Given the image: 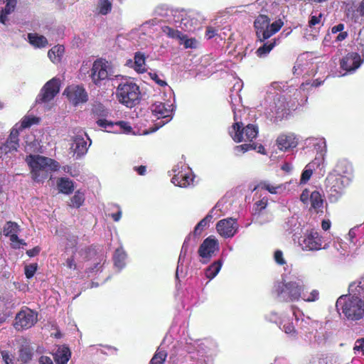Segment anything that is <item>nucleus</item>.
<instances>
[{
    "label": "nucleus",
    "mask_w": 364,
    "mask_h": 364,
    "mask_svg": "<svg viewBox=\"0 0 364 364\" xmlns=\"http://www.w3.org/2000/svg\"><path fill=\"white\" fill-rule=\"evenodd\" d=\"M242 87L241 80H237L231 91L230 95L232 110L234 114L235 123L229 130V133L235 142H241L242 141H252L258 135L257 126L249 124L246 127H243L240 122L241 115L243 112L242 105L241 104V97L239 92Z\"/></svg>",
    "instance_id": "1"
},
{
    "label": "nucleus",
    "mask_w": 364,
    "mask_h": 364,
    "mask_svg": "<svg viewBox=\"0 0 364 364\" xmlns=\"http://www.w3.org/2000/svg\"><path fill=\"white\" fill-rule=\"evenodd\" d=\"M336 309L349 321H358L364 316V299L358 294L350 291L341 296L336 301Z\"/></svg>",
    "instance_id": "2"
},
{
    "label": "nucleus",
    "mask_w": 364,
    "mask_h": 364,
    "mask_svg": "<svg viewBox=\"0 0 364 364\" xmlns=\"http://www.w3.org/2000/svg\"><path fill=\"white\" fill-rule=\"evenodd\" d=\"M26 161L31 168L32 178L36 182L46 179L51 172L56 171L60 164L56 161L40 155L30 154Z\"/></svg>",
    "instance_id": "3"
},
{
    "label": "nucleus",
    "mask_w": 364,
    "mask_h": 364,
    "mask_svg": "<svg viewBox=\"0 0 364 364\" xmlns=\"http://www.w3.org/2000/svg\"><path fill=\"white\" fill-rule=\"evenodd\" d=\"M284 87L282 82H274L268 87L266 92V97L262 103L266 109L267 114H279L284 111L289 104L285 96L283 95Z\"/></svg>",
    "instance_id": "4"
},
{
    "label": "nucleus",
    "mask_w": 364,
    "mask_h": 364,
    "mask_svg": "<svg viewBox=\"0 0 364 364\" xmlns=\"http://www.w3.org/2000/svg\"><path fill=\"white\" fill-rule=\"evenodd\" d=\"M304 284L300 280L277 282L274 287V294L281 301L294 302L300 300Z\"/></svg>",
    "instance_id": "5"
},
{
    "label": "nucleus",
    "mask_w": 364,
    "mask_h": 364,
    "mask_svg": "<svg viewBox=\"0 0 364 364\" xmlns=\"http://www.w3.org/2000/svg\"><path fill=\"white\" fill-rule=\"evenodd\" d=\"M38 122V118L37 117L30 115L24 116L21 122L16 124L12 128L6 142L0 147L1 151L5 154L16 151L19 146L18 136L20 132L24 129L28 128L31 125L37 124Z\"/></svg>",
    "instance_id": "6"
},
{
    "label": "nucleus",
    "mask_w": 364,
    "mask_h": 364,
    "mask_svg": "<svg viewBox=\"0 0 364 364\" xmlns=\"http://www.w3.org/2000/svg\"><path fill=\"white\" fill-rule=\"evenodd\" d=\"M116 95L119 102L127 107L135 106L140 99L139 87L131 80L121 82L117 88Z\"/></svg>",
    "instance_id": "7"
},
{
    "label": "nucleus",
    "mask_w": 364,
    "mask_h": 364,
    "mask_svg": "<svg viewBox=\"0 0 364 364\" xmlns=\"http://www.w3.org/2000/svg\"><path fill=\"white\" fill-rule=\"evenodd\" d=\"M299 246L304 251H318L328 250L330 247L331 240L320 235L314 230L306 231L299 241Z\"/></svg>",
    "instance_id": "8"
},
{
    "label": "nucleus",
    "mask_w": 364,
    "mask_h": 364,
    "mask_svg": "<svg viewBox=\"0 0 364 364\" xmlns=\"http://www.w3.org/2000/svg\"><path fill=\"white\" fill-rule=\"evenodd\" d=\"M176 26L186 31H194L200 28L205 18L196 11H181L173 16Z\"/></svg>",
    "instance_id": "9"
},
{
    "label": "nucleus",
    "mask_w": 364,
    "mask_h": 364,
    "mask_svg": "<svg viewBox=\"0 0 364 364\" xmlns=\"http://www.w3.org/2000/svg\"><path fill=\"white\" fill-rule=\"evenodd\" d=\"M254 24L258 39L264 41L278 32L284 23L281 19L270 23L268 16L261 14L255 19Z\"/></svg>",
    "instance_id": "10"
},
{
    "label": "nucleus",
    "mask_w": 364,
    "mask_h": 364,
    "mask_svg": "<svg viewBox=\"0 0 364 364\" xmlns=\"http://www.w3.org/2000/svg\"><path fill=\"white\" fill-rule=\"evenodd\" d=\"M350 177H343L330 173L326 179V188L331 201H336L344 193L346 186L350 183Z\"/></svg>",
    "instance_id": "11"
},
{
    "label": "nucleus",
    "mask_w": 364,
    "mask_h": 364,
    "mask_svg": "<svg viewBox=\"0 0 364 364\" xmlns=\"http://www.w3.org/2000/svg\"><path fill=\"white\" fill-rule=\"evenodd\" d=\"M90 77L93 83L97 86L113 76V69L111 63L102 59L96 60L91 68Z\"/></svg>",
    "instance_id": "12"
},
{
    "label": "nucleus",
    "mask_w": 364,
    "mask_h": 364,
    "mask_svg": "<svg viewBox=\"0 0 364 364\" xmlns=\"http://www.w3.org/2000/svg\"><path fill=\"white\" fill-rule=\"evenodd\" d=\"M317 63L313 61L309 53H303L297 58L293 68V73L297 77L313 76L317 73Z\"/></svg>",
    "instance_id": "13"
},
{
    "label": "nucleus",
    "mask_w": 364,
    "mask_h": 364,
    "mask_svg": "<svg viewBox=\"0 0 364 364\" xmlns=\"http://www.w3.org/2000/svg\"><path fill=\"white\" fill-rule=\"evenodd\" d=\"M171 172L173 173L171 182L175 186L186 188L193 183L194 176L191 168L182 162L175 165Z\"/></svg>",
    "instance_id": "14"
},
{
    "label": "nucleus",
    "mask_w": 364,
    "mask_h": 364,
    "mask_svg": "<svg viewBox=\"0 0 364 364\" xmlns=\"http://www.w3.org/2000/svg\"><path fill=\"white\" fill-rule=\"evenodd\" d=\"M150 109L152 114L159 120L155 124L156 127L153 131H156L159 127H161L172 119V104L156 102L151 105Z\"/></svg>",
    "instance_id": "15"
},
{
    "label": "nucleus",
    "mask_w": 364,
    "mask_h": 364,
    "mask_svg": "<svg viewBox=\"0 0 364 364\" xmlns=\"http://www.w3.org/2000/svg\"><path fill=\"white\" fill-rule=\"evenodd\" d=\"M298 183L296 181H290L284 183H275L270 181H262L257 186V188L266 191L271 194L282 195L295 190Z\"/></svg>",
    "instance_id": "16"
},
{
    "label": "nucleus",
    "mask_w": 364,
    "mask_h": 364,
    "mask_svg": "<svg viewBox=\"0 0 364 364\" xmlns=\"http://www.w3.org/2000/svg\"><path fill=\"white\" fill-rule=\"evenodd\" d=\"M71 149L74 156H76V158L78 159L87 152L91 144V140L82 129H75Z\"/></svg>",
    "instance_id": "17"
},
{
    "label": "nucleus",
    "mask_w": 364,
    "mask_h": 364,
    "mask_svg": "<svg viewBox=\"0 0 364 364\" xmlns=\"http://www.w3.org/2000/svg\"><path fill=\"white\" fill-rule=\"evenodd\" d=\"M219 251V243L217 239L213 236L208 237L200 245L198 252L200 257V261L208 263L210 259Z\"/></svg>",
    "instance_id": "18"
},
{
    "label": "nucleus",
    "mask_w": 364,
    "mask_h": 364,
    "mask_svg": "<svg viewBox=\"0 0 364 364\" xmlns=\"http://www.w3.org/2000/svg\"><path fill=\"white\" fill-rule=\"evenodd\" d=\"M37 320L36 312L28 308H23L16 314L14 326L18 331L28 329L31 328Z\"/></svg>",
    "instance_id": "19"
},
{
    "label": "nucleus",
    "mask_w": 364,
    "mask_h": 364,
    "mask_svg": "<svg viewBox=\"0 0 364 364\" xmlns=\"http://www.w3.org/2000/svg\"><path fill=\"white\" fill-rule=\"evenodd\" d=\"M59 79L52 78L47 82L36 98L37 103H46L51 101L60 91Z\"/></svg>",
    "instance_id": "20"
},
{
    "label": "nucleus",
    "mask_w": 364,
    "mask_h": 364,
    "mask_svg": "<svg viewBox=\"0 0 364 364\" xmlns=\"http://www.w3.org/2000/svg\"><path fill=\"white\" fill-rule=\"evenodd\" d=\"M301 201L310 209L319 212L323 206V199L321 193L318 191H310L308 189L303 191L300 196Z\"/></svg>",
    "instance_id": "21"
},
{
    "label": "nucleus",
    "mask_w": 364,
    "mask_h": 364,
    "mask_svg": "<svg viewBox=\"0 0 364 364\" xmlns=\"http://www.w3.org/2000/svg\"><path fill=\"white\" fill-rule=\"evenodd\" d=\"M97 124L107 132L130 134L132 132L131 125L125 121L112 122L105 119H100L97 121Z\"/></svg>",
    "instance_id": "22"
},
{
    "label": "nucleus",
    "mask_w": 364,
    "mask_h": 364,
    "mask_svg": "<svg viewBox=\"0 0 364 364\" xmlns=\"http://www.w3.org/2000/svg\"><path fill=\"white\" fill-rule=\"evenodd\" d=\"M239 225L237 220L233 218H228L219 220L216 224V230L218 234L225 238H231L237 233Z\"/></svg>",
    "instance_id": "23"
},
{
    "label": "nucleus",
    "mask_w": 364,
    "mask_h": 364,
    "mask_svg": "<svg viewBox=\"0 0 364 364\" xmlns=\"http://www.w3.org/2000/svg\"><path fill=\"white\" fill-rule=\"evenodd\" d=\"M20 231L19 225L14 222L9 221L4 227L3 234L10 238L11 245L14 249H20L21 247L26 245L24 240L19 239L18 237Z\"/></svg>",
    "instance_id": "24"
},
{
    "label": "nucleus",
    "mask_w": 364,
    "mask_h": 364,
    "mask_svg": "<svg viewBox=\"0 0 364 364\" xmlns=\"http://www.w3.org/2000/svg\"><path fill=\"white\" fill-rule=\"evenodd\" d=\"M363 58L357 52H351L344 56L341 60V68L346 73L355 72L363 63Z\"/></svg>",
    "instance_id": "25"
},
{
    "label": "nucleus",
    "mask_w": 364,
    "mask_h": 364,
    "mask_svg": "<svg viewBox=\"0 0 364 364\" xmlns=\"http://www.w3.org/2000/svg\"><path fill=\"white\" fill-rule=\"evenodd\" d=\"M313 145L316 149L317 154L314 159L308 164L311 165V168L315 170L317 168L323 167L325 161V156L326 154V143L323 138L313 139Z\"/></svg>",
    "instance_id": "26"
},
{
    "label": "nucleus",
    "mask_w": 364,
    "mask_h": 364,
    "mask_svg": "<svg viewBox=\"0 0 364 364\" xmlns=\"http://www.w3.org/2000/svg\"><path fill=\"white\" fill-rule=\"evenodd\" d=\"M64 95L67 96L70 102L74 105L83 103L87 100V95L85 90L79 85L68 86L64 90Z\"/></svg>",
    "instance_id": "27"
},
{
    "label": "nucleus",
    "mask_w": 364,
    "mask_h": 364,
    "mask_svg": "<svg viewBox=\"0 0 364 364\" xmlns=\"http://www.w3.org/2000/svg\"><path fill=\"white\" fill-rule=\"evenodd\" d=\"M276 144L279 150L287 151L297 146L298 139L293 133L282 134L277 137Z\"/></svg>",
    "instance_id": "28"
},
{
    "label": "nucleus",
    "mask_w": 364,
    "mask_h": 364,
    "mask_svg": "<svg viewBox=\"0 0 364 364\" xmlns=\"http://www.w3.org/2000/svg\"><path fill=\"white\" fill-rule=\"evenodd\" d=\"M268 205V198L267 197H263L255 203L253 205L254 210V218L257 223L259 225H263L265 223L270 221L272 219L271 215H267L266 220L263 219V213L262 211L266 208Z\"/></svg>",
    "instance_id": "29"
},
{
    "label": "nucleus",
    "mask_w": 364,
    "mask_h": 364,
    "mask_svg": "<svg viewBox=\"0 0 364 364\" xmlns=\"http://www.w3.org/2000/svg\"><path fill=\"white\" fill-rule=\"evenodd\" d=\"M127 65L133 68L139 73H144L146 71V58L141 52H136L134 55V60H127Z\"/></svg>",
    "instance_id": "30"
},
{
    "label": "nucleus",
    "mask_w": 364,
    "mask_h": 364,
    "mask_svg": "<svg viewBox=\"0 0 364 364\" xmlns=\"http://www.w3.org/2000/svg\"><path fill=\"white\" fill-rule=\"evenodd\" d=\"M347 17L355 23H361L364 18V0H362L359 6L355 9L350 6L346 11Z\"/></svg>",
    "instance_id": "31"
},
{
    "label": "nucleus",
    "mask_w": 364,
    "mask_h": 364,
    "mask_svg": "<svg viewBox=\"0 0 364 364\" xmlns=\"http://www.w3.org/2000/svg\"><path fill=\"white\" fill-rule=\"evenodd\" d=\"M323 25V14L317 12L312 14L309 21V29L311 32L310 35L314 38L316 37L319 32V29Z\"/></svg>",
    "instance_id": "32"
},
{
    "label": "nucleus",
    "mask_w": 364,
    "mask_h": 364,
    "mask_svg": "<svg viewBox=\"0 0 364 364\" xmlns=\"http://www.w3.org/2000/svg\"><path fill=\"white\" fill-rule=\"evenodd\" d=\"M216 210H220V204L219 203L196 225L193 230L194 235H200L203 230L209 226L213 218V213Z\"/></svg>",
    "instance_id": "33"
},
{
    "label": "nucleus",
    "mask_w": 364,
    "mask_h": 364,
    "mask_svg": "<svg viewBox=\"0 0 364 364\" xmlns=\"http://www.w3.org/2000/svg\"><path fill=\"white\" fill-rule=\"evenodd\" d=\"M353 171L350 163L346 159H340L337 161L331 173L343 177H350Z\"/></svg>",
    "instance_id": "34"
},
{
    "label": "nucleus",
    "mask_w": 364,
    "mask_h": 364,
    "mask_svg": "<svg viewBox=\"0 0 364 364\" xmlns=\"http://www.w3.org/2000/svg\"><path fill=\"white\" fill-rule=\"evenodd\" d=\"M28 43L36 48H43L48 45L47 38L37 33H30L28 34Z\"/></svg>",
    "instance_id": "35"
},
{
    "label": "nucleus",
    "mask_w": 364,
    "mask_h": 364,
    "mask_svg": "<svg viewBox=\"0 0 364 364\" xmlns=\"http://www.w3.org/2000/svg\"><path fill=\"white\" fill-rule=\"evenodd\" d=\"M57 186L62 193L69 195L74 191V182L68 178L62 177L58 180Z\"/></svg>",
    "instance_id": "36"
},
{
    "label": "nucleus",
    "mask_w": 364,
    "mask_h": 364,
    "mask_svg": "<svg viewBox=\"0 0 364 364\" xmlns=\"http://www.w3.org/2000/svg\"><path fill=\"white\" fill-rule=\"evenodd\" d=\"M71 355L70 349L66 346L58 348L55 353V360L56 364H67Z\"/></svg>",
    "instance_id": "37"
},
{
    "label": "nucleus",
    "mask_w": 364,
    "mask_h": 364,
    "mask_svg": "<svg viewBox=\"0 0 364 364\" xmlns=\"http://www.w3.org/2000/svg\"><path fill=\"white\" fill-rule=\"evenodd\" d=\"M126 258L127 255L124 250L122 247L117 248L113 255L114 267L119 270L123 269L126 264Z\"/></svg>",
    "instance_id": "38"
},
{
    "label": "nucleus",
    "mask_w": 364,
    "mask_h": 364,
    "mask_svg": "<svg viewBox=\"0 0 364 364\" xmlns=\"http://www.w3.org/2000/svg\"><path fill=\"white\" fill-rule=\"evenodd\" d=\"M223 265V261L218 259L211 264L205 270V277L210 280L215 278L221 269Z\"/></svg>",
    "instance_id": "39"
},
{
    "label": "nucleus",
    "mask_w": 364,
    "mask_h": 364,
    "mask_svg": "<svg viewBox=\"0 0 364 364\" xmlns=\"http://www.w3.org/2000/svg\"><path fill=\"white\" fill-rule=\"evenodd\" d=\"M333 247L337 250V252L343 256L348 255V253L350 252V250L354 247L350 244H348L343 242L340 238H336L334 240Z\"/></svg>",
    "instance_id": "40"
},
{
    "label": "nucleus",
    "mask_w": 364,
    "mask_h": 364,
    "mask_svg": "<svg viewBox=\"0 0 364 364\" xmlns=\"http://www.w3.org/2000/svg\"><path fill=\"white\" fill-rule=\"evenodd\" d=\"M64 50L65 48L63 46H55L48 50V56L53 63H58L63 55Z\"/></svg>",
    "instance_id": "41"
},
{
    "label": "nucleus",
    "mask_w": 364,
    "mask_h": 364,
    "mask_svg": "<svg viewBox=\"0 0 364 364\" xmlns=\"http://www.w3.org/2000/svg\"><path fill=\"white\" fill-rule=\"evenodd\" d=\"M279 327L280 329L284 331L285 333L291 336H295L296 334L294 326L286 316L282 318V321H280Z\"/></svg>",
    "instance_id": "42"
},
{
    "label": "nucleus",
    "mask_w": 364,
    "mask_h": 364,
    "mask_svg": "<svg viewBox=\"0 0 364 364\" xmlns=\"http://www.w3.org/2000/svg\"><path fill=\"white\" fill-rule=\"evenodd\" d=\"M276 45V40L267 41L259 46L257 51V55L259 58L267 56Z\"/></svg>",
    "instance_id": "43"
},
{
    "label": "nucleus",
    "mask_w": 364,
    "mask_h": 364,
    "mask_svg": "<svg viewBox=\"0 0 364 364\" xmlns=\"http://www.w3.org/2000/svg\"><path fill=\"white\" fill-rule=\"evenodd\" d=\"M319 291L317 289H311L310 291H305L304 286V291L301 292L300 299L306 302H314L319 299Z\"/></svg>",
    "instance_id": "44"
},
{
    "label": "nucleus",
    "mask_w": 364,
    "mask_h": 364,
    "mask_svg": "<svg viewBox=\"0 0 364 364\" xmlns=\"http://www.w3.org/2000/svg\"><path fill=\"white\" fill-rule=\"evenodd\" d=\"M92 114L96 122L100 119H105L108 117L109 112L102 105L98 104L94 105L92 108Z\"/></svg>",
    "instance_id": "45"
},
{
    "label": "nucleus",
    "mask_w": 364,
    "mask_h": 364,
    "mask_svg": "<svg viewBox=\"0 0 364 364\" xmlns=\"http://www.w3.org/2000/svg\"><path fill=\"white\" fill-rule=\"evenodd\" d=\"M349 291L353 294H358L359 296L364 297V275L358 282H354L350 284Z\"/></svg>",
    "instance_id": "46"
},
{
    "label": "nucleus",
    "mask_w": 364,
    "mask_h": 364,
    "mask_svg": "<svg viewBox=\"0 0 364 364\" xmlns=\"http://www.w3.org/2000/svg\"><path fill=\"white\" fill-rule=\"evenodd\" d=\"M85 199L84 193L78 190L75 193V195L71 198L70 206L78 208L82 205L85 202Z\"/></svg>",
    "instance_id": "47"
},
{
    "label": "nucleus",
    "mask_w": 364,
    "mask_h": 364,
    "mask_svg": "<svg viewBox=\"0 0 364 364\" xmlns=\"http://www.w3.org/2000/svg\"><path fill=\"white\" fill-rule=\"evenodd\" d=\"M188 238H186L182 245L181 253L178 257V266L176 269V276L178 277V272L180 271L181 266L183 265V263L184 262L185 257L188 252Z\"/></svg>",
    "instance_id": "48"
},
{
    "label": "nucleus",
    "mask_w": 364,
    "mask_h": 364,
    "mask_svg": "<svg viewBox=\"0 0 364 364\" xmlns=\"http://www.w3.org/2000/svg\"><path fill=\"white\" fill-rule=\"evenodd\" d=\"M163 32L167 35L168 37L172 38L178 39L182 41L184 39L185 35H183L181 32L176 30L169 26L163 27Z\"/></svg>",
    "instance_id": "49"
},
{
    "label": "nucleus",
    "mask_w": 364,
    "mask_h": 364,
    "mask_svg": "<svg viewBox=\"0 0 364 364\" xmlns=\"http://www.w3.org/2000/svg\"><path fill=\"white\" fill-rule=\"evenodd\" d=\"M311 165H306L301 173L299 184H306L311 178L314 169L311 168Z\"/></svg>",
    "instance_id": "50"
},
{
    "label": "nucleus",
    "mask_w": 364,
    "mask_h": 364,
    "mask_svg": "<svg viewBox=\"0 0 364 364\" xmlns=\"http://www.w3.org/2000/svg\"><path fill=\"white\" fill-rule=\"evenodd\" d=\"M166 356L167 354L164 350H158L151 360L150 364H164Z\"/></svg>",
    "instance_id": "51"
},
{
    "label": "nucleus",
    "mask_w": 364,
    "mask_h": 364,
    "mask_svg": "<svg viewBox=\"0 0 364 364\" xmlns=\"http://www.w3.org/2000/svg\"><path fill=\"white\" fill-rule=\"evenodd\" d=\"M99 13L102 15L107 14L112 9V4L108 0H100L98 3Z\"/></svg>",
    "instance_id": "52"
},
{
    "label": "nucleus",
    "mask_w": 364,
    "mask_h": 364,
    "mask_svg": "<svg viewBox=\"0 0 364 364\" xmlns=\"http://www.w3.org/2000/svg\"><path fill=\"white\" fill-rule=\"evenodd\" d=\"M256 145L255 144H243L241 145L236 146L234 148L235 155L238 156L241 154H244L250 149H255Z\"/></svg>",
    "instance_id": "53"
},
{
    "label": "nucleus",
    "mask_w": 364,
    "mask_h": 364,
    "mask_svg": "<svg viewBox=\"0 0 364 364\" xmlns=\"http://www.w3.org/2000/svg\"><path fill=\"white\" fill-rule=\"evenodd\" d=\"M328 338V333L326 331H316L314 336V342L319 346L326 343Z\"/></svg>",
    "instance_id": "54"
},
{
    "label": "nucleus",
    "mask_w": 364,
    "mask_h": 364,
    "mask_svg": "<svg viewBox=\"0 0 364 364\" xmlns=\"http://www.w3.org/2000/svg\"><path fill=\"white\" fill-rule=\"evenodd\" d=\"M284 316H279L278 314L275 311H271L269 314L265 316L266 320L277 323L278 326L279 325L280 321H282V318Z\"/></svg>",
    "instance_id": "55"
},
{
    "label": "nucleus",
    "mask_w": 364,
    "mask_h": 364,
    "mask_svg": "<svg viewBox=\"0 0 364 364\" xmlns=\"http://www.w3.org/2000/svg\"><path fill=\"white\" fill-rule=\"evenodd\" d=\"M38 265L36 263H32L25 267V274L28 279H31L33 277L34 274L37 270Z\"/></svg>",
    "instance_id": "56"
},
{
    "label": "nucleus",
    "mask_w": 364,
    "mask_h": 364,
    "mask_svg": "<svg viewBox=\"0 0 364 364\" xmlns=\"http://www.w3.org/2000/svg\"><path fill=\"white\" fill-rule=\"evenodd\" d=\"M358 231L359 227L356 226L351 228L348 232L347 240L349 241V244H350L353 247L355 246V242L353 241V239L356 237Z\"/></svg>",
    "instance_id": "57"
},
{
    "label": "nucleus",
    "mask_w": 364,
    "mask_h": 364,
    "mask_svg": "<svg viewBox=\"0 0 364 364\" xmlns=\"http://www.w3.org/2000/svg\"><path fill=\"white\" fill-rule=\"evenodd\" d=\"M31 357H32V354L28 349L23 348L20 350L19 359L22 362H23V363L28 362V360H30L31 359Z\"/></svg>",
    "instance_id": "58"
},
{
    "label": "nucleus",
    "mask_w": 364,
    "mask_h": 364,
    "mask_svg": "<svg viewBox=\"0 0 364 364\" xmlns=\"http://www.w3.org/2000/svg\"><path fill=\"white\" fill-rule=\"evenodd\" d=\"M353 350L355 353L362 352V354L364 355V338H360L355 341Z\"/></svg>",
    "instance_id": "59"
},
{
    "label": "nucleus",
    "mask_w": 364,
    "mask_h": 364,
    "mask_svg": "<svg viewBox=\"0 0 364 364\" xmlns=\"http://www.w3.org/2000/svg\"><path fill=\"white\" fill-rule=\"evenodd\" d=\"M274 259L277 264L279 265H284L286 264V261L283 256V252L281 250H276L274 254Z\"/></svg>",
    "instance_id": "60"
},
{
    "label": "nucleus",
    "mask_w": 364,
    "mask_h": 364,
    "mask_svg": "<svg viewBox=\"0 0 364 364\" xmlns=\"http://www.w3.org/2000/svg\"><path fill=\"white\" fill-rule=\"evenodd\" d=\"M150 75L151 78L161 87H168V89H171L170 87L168 86L166 82L164 80L161 79L156 73H151Z\"/></svg>",
    "instance_id": "61"
},
{
    "label": "nucleus",
    "mask_w": 364,
    "mask_h": 364,
    "mask_svg": "<svg viewBox=\"0 0 364 364\" xmlns=\"http://www.w3.org/2000/svg\"><path fill=\"white\" fill-rule=\"evenodd\" d=\"M16 5V3H15L14 1H6V6L2 10V12H4L8 15L10 14L11 12H13L14 11Z\"/></svg>",
    "instance_id": "62"
},
{
    "label": "nucleus",
    "mask_w": 364,
    "mask_h": 364,
    "mask_svg": "<svg viewBox=\"0 0 364 364\" xmlns=\"http://www.w3.org/2000/svg\"><path fill=\"white\" fill-rule=\"evenodd\" d=\"M357 51L361 54V58L364 61V38H360L356 43Z\"/></svg>",
    "instance_id": "63"
},
{
    "label": "nucleus",
    "mask_w": 364,
    "mask_h": 364,
    "mask_svg": "<svg viewBox=\"0 0 364 364\" xmlns=\"http://www.w3.org/2000/svg\"><path fill=\"white\" fill-rule=\"evenodd\" d=\"M65 265L68 268L71 269H77V264L75 262L74 256H72L71 257L67 259Z\"/></svg>",
    "instance_id": "64"
}]
</instances>
